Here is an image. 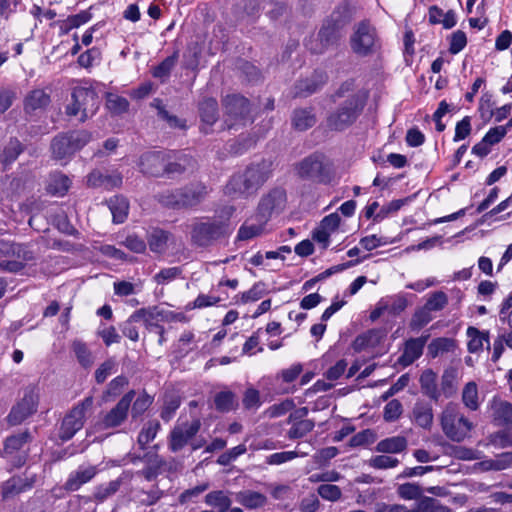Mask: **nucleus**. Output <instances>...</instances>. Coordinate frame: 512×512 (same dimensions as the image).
Wrapping results in <instances>:
<instances>
[{
    "label": "nucleus",
    "instance_id": "72a5a7b5",
    "mask_svg": "<svg viewBox=\"0 0 512 512\" xmlns=\"http://www.w3.org/2000/svg\"><path fill=\"white\" fill-rule=\"evenodd\" d=\"M109 209L115 223H123L128 215L129 203L123 196H115L108 201Z\"/></svg>",
    "mask_w": 512,
    "mask_h": 512
},
{
    "label": "nucleus",
    "instance_id": "2f4dec72",
    "mask_svg": "<svg viewBox=\"0 0 512 512\" xmlns=\"http://www.w3.org/2000/svg\"><path fill=\"white\" fill-rule=\"evenodd\" d=\"M316 116L312 109H296L293 112L292 124L299 131H305L313 127L316 123Z\"/></svg>",
    "mask_w": 512,
    "mask_h": 512
},
{
    "label": "nucleus",
    "instance_id": "6e6d98bb",
    "mask_svg": "<svg viewBox=\"0 0 512 512\" xmlns=\"http://www.w3.org/2000/svg\"><path fill=\"white\" fill-rule=\"evenodd\" d=\"M388 306V313L396 316L401 314L408 306V301L403 295H394L383 298Z\"/></svg>",
    "mask_w": 512,
    "mask_h": 512
},
{
    "label": "nucleus",
    "instance_id": "5701e85b",
    "mask_svg": "<svg viewBox=\"0 0 512 512\" xmlns=\"http://www.w3.org/2000/svg\"><path fill=\"white\" fill-rule=\"evenodd\" d=\"M235 500L237 503L249 510L263 508L268 503V498L265 494L251 489H244L236 492Z\"/></svg>",
    "mask_w": 512,
    "mask_h": 512
},
{
    "label": "nucleus",
    "instance_id": "0eeeda50",
    "mask_svg": "<svg viewBox=\"0 0 512 512\" xmlns=\"http://www.w3.org/2000/svg\"><path fill=\"white\" fill-rule=\"evenodd\" d=\"M361 110L362 106L358 97L351 96L328 115L326 120L327 127L330 130L342 131L355 122Z\"/></svg>",
    "mask_w": 512,
    "mask_h": 512
},
{
    "label": "nucleus",
    "instance_id": "e433bc0d",
    "mask_svg": "<svg viewBox=\"0 0 512 512\" xmlns=\"http://www.w3.org/2000/svg\"><path fill=\"white\" fill-rule=\"evenodd\" d=\"M71 185L70 179L63 174H53L51 175L48 185L47 191L54 196H64Z\"/></svg>",
    "mask_w": 512,
    "mask_h": 512
},
{
    "label": "nucleus",
    "instance_id": "052dcab7",
    "mask_svg": "<svg viewBox=\"0 0 512 512\" xmlns=\"http://www.w3.org/2000/svg\"><path fill=\"white\" fill-rule=\"evenodd\" d=\"M74 150V153L90 142L92 136L88 131H75L65 134Z\"/></svg>",
    "mask_w": 512,
    "mask_h": 512
},
{
    "label": "nucleus",
    "instance_id": "7ed1b4c3",
    "mask_svg": "<svg viewBox=\"0 0 512 512\" xmlns=\"http://www.w3.org/2000/svg\"><path fill=\"white\" fill-rule=\"evenodd\" d=\"M97 93L90 88L76 87L71 93V100L66 105L65 112L68 116L79 117L81 122L92 117L99 108Z\"/></svg>",
    "mask_w": 512,
    "mask_h": 512
},
{
    "label": "nucleus",
    "instance_id": "aec40b11",
    "mask_svg": "<svg viewBox=\"0 0 512 512\" xmlns=\"http://www.w3.org/2000/svg\"><path fill=\"white\" fill-rule=\"evenodd\" d=\"M97 473L98 469L94 465L79 466L77 470L69 474L64 487L67 491H77L82 485L91 481Z\"/></svg>",
    "mask_w": 512,
    "mask_h": 512
},
{
    "label": "nucleus",
    "instance_id": "f03ea898",
    "mask_svg": "<svg viewBox=\"0 0 512 512\" xmlns=\"http://www.w3.org/2000/svg\"><path fill=\"white\" fill-rule=\"evenodd\" d=\"M443 434L452 442L461 443L470 438L474 423L466 417L457 404L448 403L439 414Z\"/></svg>",
    "mask_w": 512,
    "mask_h": 512
},
{
    "label": "nucleus",
    "instance_id": "f257e3e1",
    "mask_svg": "<svg viewBox=\"0 0 512 512\" xmlns=\"http://www.w3.org/2000/svg\"><path fill=\"white\" fill-rule=\"evenodd\" d=\"M271 163L263 161L253 164L243 172L231 177L225 187V194L231 197L249 195L256 192L270 177Z\"/></svg>",
    "mask_w": 512,
    "mask_h": 512
},
{
    "label": "nucleus",
    "instance_id": "6ab92c4d",
    "mask_svg": "<svg viewBox=\"0 0 512 512\" xmlns=\"http://www.w3.org/2000/svg\"><path fill=\"white\" fill-rule=\"evenodd\" d=\"M428 338L429 335H422L417 338H409L406 340L404 343L403 352L398 358V363L404 367H407L419 359L423 354V350Z\"/></svg>",
    "mask_w": 512,
    "mask_h": 512
},
{
    "label": "nucleus",
    "instance_id": "e2e57ef3",
    "mask_svg": "<svg viewBox=\"0 0 512 512\" xmlns=\"http://www.w3.org/2000/svg\"><path fill=\"white\" fill-rule=\"evenodd\" d=\"M489 442L498 448L510 447L512 446V433L507 430H499L489 436Z\"/></svg>",
    "mask_w": 512,
    "mask_h": 512
},
{
    "label": "nucleus",
    "instance_id": "bb28decb",
    "mask_svg": "<svg viewBox=\"0 0 512 512\" xmlns=\"http://www.w3.org/2000/svg\"><path fill=\"white\" fill-rule=\"evenodd\" d=\"M0 253L4 255H11L16 257L15 260H20L23 263L32 261L34 259L33 253L28 248L21 244L0 242Z\"/></svg>",
    "mask_w": 512,
    "mask_h": 512
},
{
    "label": "nucleus",
    "instance_id": "c756f323",
    "mask_svg": "<svg viewBox=\"0 0 512 512\" xmlns=\"http://www.w3.org/2000/svg\"><path fill=\"white\" fill-rule=\"evenodd\" d=\"M171 238V233L165 230H152L148 237V244L150 250L154 253H164L168 247V243L171 240Z\"/></svg>",
    "mask_w": 512,
    "mask_h": 512
},
{
    "label": "nucleus",
    "instance_id": "2eb2a0df",
    "mask_svg": "<svg viewBox=\"0 0 512 512\" xmlns=\"http://www.w3.org/2000/svg\"><path fill=\"white\" fill-rule=\"evenodd\" d=\"M30 438L29 432L24 431L8 437L4 442V456L10 460L15 459L16 467L22 466L26 461V454H21V451Z\"/></svg>",
    "mask_w": 512,
    "mask_h": 512
},
{
    "label": "nucleus",
    "instance_id": "423d86ee",
    "mask_svg": "<svg viewBox=\"0 0 512 512\" xmlns=\"http://www.w3.org/2000/svg\"><path fill=\"white\" fill-rule=\"evenodd\" d=\"M352 51L359 56H368L380 49V40L376 29L368 21L358 23L350 38Z\"/></svg>",
    "mask_w": 512,
    "mask_h": 512
},
{
    "label": "nucleus",
    "instance_id": "412c9836",
    "mask_svg": "<svg viewBox=\"0 0 512 512\" xmlns=\"http://www.w3.org/2000/svg\"><path fill=\"white\" fill-rule=\"evenodd\" d=\"M491 419L496 426H512V404L500 400L493 399L490 404Z\"/></svg>",
    "mask_w": 512,
    "mask_h": 512
},
{
    "label": "nucleus",
    "instance_id": "3c124183",
    "mask_svg": "<svg viewBox=\"0 0 512 512\" xmlns=\"http://www.w3.org/2000/svg\"><path fill=\"white\" fill-rule=\"evenodd\" d=\"M120 486V479H116L110 481L109 483L99 485L95 488L94 498L99 502H103L108 497L114 495L119 490Z\"/></svg>",
    "mask_w": 512,
    "mask_h": 512
},
{
    "label": "nucleus",
    "instance_id": "79ce46f5",
    "mask_svg": "<svg viewBox=\"0 0 512 512\" xmlns=\"http://www.w3.org/2000/svg\"><path fill=\"white\" fill-rule=\"evenodd\" d=\"M309 454L308 450H294L273 453L266 458V463L269 465H280L289 462L297 457H305Z\"/></svg>",
    "mask_w": 512,
    "mask_h": 512
},
{
    "label": "nucleus",
    "instance_id": "49530a36",
    "mask_svg": "<svg viewBox=\"0 0 512 512\" xmlns=\"http://www.w3.org/2000/svg\"><path fill=\"white\" fill-rule=\"evenodd\" d=\"M397 495L403 500H420L423 489L417 483L407 482L400 484L396 489Z\"/></svg>",
    "mask_w": 512,
    "mask_h": 512
},
{
    "label": "nucleus",
    "instance_id": "9b49d317",
    "mask_svg": "<svg viewBox=\"0 0 512 512\" xmlns=\"http://www.w3.org/2000/svg\"><path fill=\"white\" fill-rule=\"evenodd\" d=\"M286 203V192L283 189L275 188L261 198L256 212L262 222H268L273 215L283 212Z\"/></svg>",
    "mask_w": 512,
    "mask_h": 512
},
{
    "label": "nucleus",
    "instance_id": "69168bd1",
    "mask_svg": "<svg viewBox=\"0 0 512 512\" xmlns=\"http://www.w3.org/2000/svg\"><path fill=\"white\" fill-rule=\"evenodd\" d=\"M439 391L445 398H450L456 393L457 387L455 384L454 375L452 373L445 372L442 375Z\"/></svg>",
    "mask_w": 512,
    "mask_h": 512
},
{
    "label": "nucleus",
    "instance_id": "4468645a",
    "mask_svg": "<svg viewBox=\"0 0 512 512\" xmlns=\"http://www.w3.org/2000/svg\"><path fill=\"white\" fill-rule=\"evenodd\" d=\"M135 397V391L130 390L127 392L118 403L107 412L101 422L100 425L103 429L115 428L120 426L127 418L129 408L131 403Z\"/></svg>",
    "mask_w": 512,
    "mask_h": 512
},
{
    "label": "nucleus",
    "instance_id": "4c0bfd02",
    "mask_svg": "<svg viewBox=\"0 0 512 512\" xmlns=\"http://www.w3.org/2000/svg\"><path fill=\"white\" fill-rule=\"evenodd\" d=\"M467 335L470 338L468 342V351L470 353H477L483 349L484 343L489 346V333L480 332L475 327H468Z\"/></svg>",
    "mask_w": 512,
    "mask_h": 512
},
{
    "label": "nucleus",
    "instance_id": "a878e982",
    "mask_svg": "<svg viewBox=\"0 0 512 512\" xmlns=\"http://www.w3.org/2000/svg\"><path fill=\"white\" fill-rule=\"evenodd\" d=\"M206 505L216 509V512H226L232 504L229 492L224 490H213L205 495Z\"/></svg>",
    "mask_w": 512,
    "mask_h": 512
},
{
    "label": "nucleus",
    "instance_id": "bf43d9fd",
    "mask_svg": "<svg viewBox=\"0 0 512 512\" xmlns=\"http://www.w3.org/2000/svg\"><path fill=\"white\" fill-rule=\"evenodd\" d=\"M368 464L375 469H391L398 466L399 460L388 455H377L370 458Z\"/></svg>",
    "mask_w": 512,
    "mask_h": 512
},
{
    "label": "nucleus",
    "instance_id": "cd10ccee",
    "mask_svg": "<svg viewBox=\"0 0 512 512\" xmlns=\"http://www.w3.org/2000/svg\"><path fill=\"white\" fill-rule=\"evenodd\" d=\"M199 114L204 125L211 127L218 120V104L214 98L204 99L199 104Z\"/></svg>",
    "mask_w": 512,
    "mask_h": 512
},
{
    "label": "nucleus",
    "instance_id": "393cba45",
    "mask_svg": "<svg viewBox=\"0 0 512 512\" xmlns=\"http://www.w3.org/2000/svg\"><path fill=\"white\" fill-rule=\"evenodd\" d=\"M421 391L424 395L433 401H438L441 392L437 386V375L431 369H426L422 372L419 379Z\"/></svg>",
    "mask_w": 512,
    "mask_h": 512
},
{
    "label": "nucleus",
    "instance_id": "473e14b6",
    "mask_svg": "<svg viewBox=\"0 0 512 512\" xmlns=\"http://www.w3.org/2000/svg\"><path fill=\"white\" fill-rule=\"evenodd\" d=\"M214 404L217 411L227 413L238 407V400L235 393L224 390L215 395Z\"/></svg>",
    "mask_w": 512,
    "mask_h": 512
},
{
    "label": "nucleus",
    "instance_id": "603ef678",
    "mask_svg": "<svg viewBox=\"0 0 512 512\" xmlns=\"http://www.w3.org/2000/svg\"><path fill=\"white\" fill-rule=\"evenodd\" d=\"M72 350L82 366L88 367L93 363L92 354L84 342L80 340L73 341Z\"/></svg>",
    "mask_w": 512,
    "mask_h": 512
},
{
    "label": "nucleus",
    "instance_id": "864d4df0",
    "mask_svg": "<svg viewBox=\"0 0 512 512\" xmlns=\"http://www.w3.org/2000/svg\"><path fill=\"white\" fill-rule=\"evenodd\" d=\"M179 54L178 51L174 52L171 56L165 58L157 67L153 70V76L156 78H166L169 76L171 70L177 63Z\"/></svg>",
    "mask_w": 512,
    "mask_h": 512
},
{
    "label": "nucleus",
    "instance_id": "f704fd0d",
    "mask_svg": "<svg viewBox=\"0 0 512 512\" xmlns=\"http://www.w3.org/2000/svg\"><path fill=\"white\" fill-rule=\"evenodd\" d=\"M52 155L55 159L62 160L74 154V150L65 134L55 137L51 143Z\"/></svg>",
    "mask_w": 512,
    "mask_h": 512
},
{
    "label": "nucleus",
    "instance_id": "5fc2aeb1",
    "mask_svg": "<svg viewBox=\"0 0 512 512\" xmlns=\"http://www.w3.org/2000/svg\"><path fill=\"white\" fill-rule=\"evenodd\" d=\"M315 424L310 419H304L298 421L292 425V427L288 431V437L290 439H298L304 437L306 434L311 432L314 428Z\"/></svg>",
    "mask_w": 512,
    "mask_h": 512
},
{
    "label": "nucleus",
    "instance_id": "13d9d810",
    "mask_svg": "<svg viewBox=\"0 0 512 512\" xmlns=\"http://www.w3.org/2000/svg\"><path fill=\"white\" fill-rule=\"evenodd\" d=\"M22 152L21 143L17 139H12L8 145L4 148L1 155V161L7 165L16 160L19 154Z\"/></svg>",
    "mask_w": 512,
    "mask_h": 512
},
{
    "label": "nucleus",
    "instance_id": "c03bdc74",
    "mask_svg": "<svg viewBox=\"0 0 512 512\" xmlns=\"http://www.w3.org/2000/svg\"><path fill=\"white\" fill-rule=\"evenodd\" d=\"M153 107H155L158 111V116L167 122V124L171 128H180L185 129L186 123L184 120L179 119L177 116L170 114L165 107L162 105L161 100L154 99V101L151 103Z\"/></svg>",
    "mask_w": 512,
    "mask_h": 512
},
{
    "label": "nucleus",
    "instance_id": "ddd939ff",
    "mask_svg": "<svg viewBox=\"0 0 512 512\" xmlns=\"http://www.w3.org/2000/svg\"><path fill=\"white\" fill-rule=\"evenodd\" d=\"M201 422L198 419L192 422L176 424L168 437V447L172 452H178L199 432Z\"/></svg>",
    "mask_w": 512,
    "mask_h": 512
},
{
    "label": "nucleus",
    "instance_id": "1a4fd4ad",
    "mask_svg": "<svg viewBox=\"0 0 512 512\" xmlns=\"http://www.w3.org/2000/svg\"><path fill=\"white\" fill-rule=\"evenodd\" d=\"M134 318H141L144 321L145 327L149 330H157L160 322H186L187 318L183 313H175L174 311L159 307L152 306L148 308H141L134 312Z\"/></svg>",
    "mask_w": 512,
    "mask_h": 512
},
{
    "label": "nucleus",
    "instance_id": "f3484780",
    "mask_svg": "<svg viewBox=\"0 0 512 512\" xmlns=\"http://www.w3.org/2000/svg\"><path fill=\"white\" fill-rule=\"evenodd\" d=\"M298 175L307 180L324 182V163L320 155H311L302 160L297 166Z\"/></svg>",
    "mask_w": 512,
    "mask_h": 512
},
{
    "label": "nucleus",
    "instance_id": "4be33fe9",
    "mask_svg": "<svg viewBox=\"0 0 512 512\" xmlns=\"http://www.w3.org/2000/svg\"><path fill=\"white\" fill-rule=\"evenodd\" d=\"M411 420L417 426L431 430L434 421L432 406L425 401H416L411 411Z\"/></svg>",
    "mask_w": 512,
    "mask_h": 512
},
{
    "label": "nucleus",
    "instance_id": "4d7b16f0",
    "mask_svg": "<svg viewBox=\"0 0 512 512\" xmlns=\"http://www.w3.org/2000/svg\"><path fill=\"white\" fill-rule=\"evenodd\" d=\"M319 496L327 501L336 502L342 497L341 489L334 484L326 483L321 484L317 488Z\"/></svg>",
    "mask_w": 512,
    "mask_h": 512
},
{
    "label": "nucleus",
    "instance_id": "7c9ffc66",
    "mask_svg": "<svg viewBox=\"0 0 512 512\" xmlns=\"http://www.w3.org/2000/svg\"><path fill=\"white\" fill-rule=\"evenodd\" d=\"M50 102V96L43 89L32 90L24 100V109L27 112L44 108Z\"/></svg>",
    "mask_w": 512,
    "mask_h": 512
},
{
    "label": "nucleus",
    "instance_id": "b1692460",
    "mask_svg": "<svg viewBox=\"0 0 512 512\" xmlns=\"http://www.w3.org/2000/svg\"><path fill=\"white\" fill-rule=\"evenodd\" d=\"M266 224L267 222H262L256 212L240 226L237 233V240L246 241L262 235L265 231Z\"/></svg>",
    "mask_w": 512,
    "mask_h": 512
},
{
    "label": "nucleus",
    "instance_id": "0e129e2a",
    "mask_svg": "<svg viewBox=\"0 0 512 512\" xmlns=\"http://www.w3.org/2000/svg\"><path fill=\"white\" fill-rule=\"evenodd\" d=\"M153 398L147 393H141L132 405V416L134 418L142 415L152 404Z\"/></svg>",
    "mask_w": 512,
    "mask_h": 512
},
{
    "label": "nucleus",
    "instance_id": "774afa93",
    "mask_svg": "<svg viewBox=\"0 0 512 512\" xmlns=\"http://www.w3.org/2000/svg\"><path fill=\"white\" fill-rule=\"evenodd\" d=\"M116 361L108 359L103 362L98 369L95 371V380L97 383H104L109 375L116 371Z\"/></svg>",
    "mask_w": 512,
    "mask_h": 512
},
{
    "label": "nucleus",
    "instance_id": "8fccbe9b",
    "mask_svg": "<svg viewBox=\"0 0 512 512\" xmlns=\"http://www.w3.org/2000/svg\"><path fill=\"white\" fill-rule=\"evenodd\" d=\"M156 200L163 206L168 208L180 209V193L179 189L170 190L166 189L159 192L156 196Z\"/></svg>",
    "mask_w": 512,
    "mask_h": 512
},
{
    "label": "nucleus",
    "instance_id": "6e6552de",
    "mask_svg": "<svg viewBox=\"0 0 512 512\" xmlns=\"http://www.w3.org/2000/svg\"><path fill=\"white\" fill-rule=\"evenodd\" d=\"M224 123L228 129L246 124L249 121V102L240 95H227L222 100Z\"/></svg>",
    "mask_w": 512,
    "mask_h": 512
},
{
    "label": "nucleus",
    "instance_id": "c9c22d12",
    "mask_svg": "<svg viewBox=\"0 0 512 512\" xmlns=\"http://www.w3.org/2000/svg\"><path fill=\"white\" fill-rule=\"evenodd\" d=\"M462 403L470 411H476L480 407V399L477 384L470 381L462 390Z\"/></svg>",
    "mask_w": 512,
    "mask_h": 512
},
{
    "label": "nucleus",
    "instance_id": "09e8293b",
    "mask_svg": "<svg viewBox=\"0 0 512 512\" xmlns=\"http://www.w3.org/2000/svg\"><path fill=\"white\" fill-rule=\"evenodd\" d=\"M448 304V296L443 291L433 292L423 305L431 314L443 310Z\"/></svg>",
    "mask_w": 512,
    "mask_h": 512
},
{
    "label": "nucleus",
    "instance_id": "dca6fc26",
    "mask_svg": "<svg viewBox=\"0 0 512 512\" xmlns=\"http://www.w3.org/2000/svg\"><path fill=\"white\" fill-rule=\"evenodd\" d=\"M170 158V153L165 151H150L140 157L139 166L144 174L160 176L164 174L165 162Z\"/></svg>",
    "mask_w": 512,
    "mask_h": 512
},
{
    "label": "nucleus",
    "instance_id": "c85d7f7f",
    "mask_svg": "<svg viewBox=\"0 0 512 512\" xmlns=\"http://www.w3.org/2000/svg\"><path fill=\"white\" fill-rule=\"evenodd\" d=\"M407 448V439L403 436H393L379 441L376 451L379 453L395 454Z\"/></svg>",
    "mask_w": 512,
    "mask_h": 512
},
{
    "label": "nucleus",
    "instance_id": "a211bd4d",
    "mask_svg": "<svg viewBox=\"0 0 512 512\" xmlns=\"http://www.w3.org/2000/svg\"><path fill=\"white\" fill-rule=\"evenodd\" d=\"M180 193V209L193 208L201 204L207 197L209 190L207 186L201 182L191 183L179 189Z\"/></svg>",
    "mask_w": 512,
    "mask_h": 512
},
{
    "label": "nucleus",
    "instance_id": "58836bf2",
    "mask_svg": "<svg viewBox=\"0 0 512 512\" xmlns=\"http://www.w3.org/2000/svg\"><path fill=\"white\" fill-rule=\"evenodd\" d=\"M410 512H451V509L435 498L422 497Z\"/></svg>",
    "mask_w": 512,
    "mask_h": 512
},
{
    "label": "nucleus",
    "instance_id": "ea45409f",
    "mask_svg": "<svg viewBox=\"0 0 512 512\" xmlns=\"http://www.w3.org/2000/svg\"><path fill=\"white\" fill-rule=\"evenodd\" d=\"M160 429V423L158 421H148L141 429L138 435V445L141 449H145L146 446L155 439Z\"/></svg>",
    "mask_w": 512,
    "mask_h": 512
},
{
    "label": "nucleus",
    "instance_id": "a19ab883",
    "mask_svg": "<svg viewBox=\"0 0 512 512\" xmlns=\"http://www.w3.org/2000/svg\"><path fill=\"white\" fill-rule=\"evenodd\" d=\"M317 79L301 80L296 85V95L306 97L315 91L325 82L326 77L323 74L316 75Z\"/></svg>",
    "mask_w": 512,
    "mask_h": 512
},
{
    "label": "nucleus",
    "instance_id": "a18cd8bd",
    "mask_svg": "<svg viewBox=\"0 0 512 512\" xmlns=\"http://www.w3.org/2000/svg\"><path fill=\"white\" fill-rule=\"evenodd\" d=\"M433 320V315L424 307L417 308L409 322L412 331H419Z\"/></svg>",
    "mask_w": 512,
    "mask_h": 512
},
{
    "label": "nucleus",
    "instance_id": "338daca9",
    "mask_svg": "<svg viewBox=\"0 0 512 512\" xmlns=\"http://www.w3.org/2000/svg\"><path fill=\"white\" fill-rule=\"evenodd\" d=\"M107 108L114 114H121L127 111L129 102L126 98L110 94L106 102Z\"/></svg>",
    "mask_w": 512,
    "mask_h": 512
},
{
    "label": "nucleus",
    "instance_id": "de8ad7c7",
    "mask_svg": "<svg viewBox=\"0 0 512 512\" xmlns=\"http://www.w3.org/2000/svg\"><path fill=\"white\" fill-rule=\"evenodd\" d=\"M171 157L165 162L164 173L166 174H180L193 166V160L186 155L179 156L174 162L169 161Z\"/></svg>",
    "mask_w": 512,
    "mask_h": 512
},
{
    "label": "nucleus",
    "instance_id": "39448f33",
    "mask_svg": "<svg viewBox=\"0 0 512 512\" xmlns=\"http://www.w3.org/2000/svg\"><path fill=\"white\" fill-rule=\"evenodd\" d=\"M189 228L192 243L200 247H207L225 236L228 226L223 221L194 219Z\"/></svg>",
    "mask_w": 512,
    "mask_h": 512
},
{
    "label": "nucleus",
    "instance_id": "680f3d73",
    "mask_svg": "<svg viewBox=\"0 0 512 512\" xmlns=\"http://www.w3.org/2000/svg\"><path fill=\"white\" fill-rule=\"evenodd\" d=\"M403 412V406L397 399L389 401L383 411V418L387 422H394L400 418Z\"/></svg>",
    "mask_w": 512,
    "mask_h": 512
},
{
    "label": "nucleus",
    "instance_id": "37998d69",
    "mask_svg": "<svg viewBox=\"0 0 512 512\" xmlns=\"http://www.w3.org/2000/svg\"><path fill=\"white\" fill-rule=\"evenodd\" d=\"M454 347L455 341L453 339L446 337L436 338L428 345V354L432 358H436L441 354L452 351Z\"/></svg>",
    "mask_w": 512,
    "mask_h": 512
},
{
    "label": "nucleus",
    "instance_id": "f8f14e48",
    "mask_svg": "<svg viewBox=\"0 0 512 512\" xmlns=\"http://www.w3.org/2000/svg\"><path fill=\"white\" fill-rule=\"evenodd\" d=\"M39 395L34 388L25 390L22 399L12 407L7 420L11 425H18L37 410Z\"/></svg>",
    "mask_w": 512,
    "mask_h": 512
},
{
    "label": "nucleus",
    "instance_id": "20e7f679",
    "mask_svg": "<svg viewBox=\"0 0 512 512\" xmlns=\"http://www.w3.org/2000/svg\"><path fill=\"white\" fill-rule=\"evenodd\" d=\"M346 10L347 8L345 6L337 8L324 22L318 33L317 41L319 43L310 47L314 53H322L328 47L336 44L340 38L341 29L348 22V18L345 15Z\"/></svg>",
    "mask_w": 512,
    "mask_h": 512
},
{
    "label": "nucleus",
    "instance_id": "9d476101",
    "mask_svg": "<svg viewBox=\"0 0 512 512\" xmlns=\"http://www.w3.org/2000/svg\"><path fill=\"white\" fill-rule=\"evenodd\" d=\"M91 405L92 398L88 397L80 404L72 408L71 411L64 417L59 431V437L61 440L67 441L71 439L76 434V432L83 427L86 410Z\"/></svg>",
    "mask_w": 512,
    "mask_h": 512
}]
</instances>
